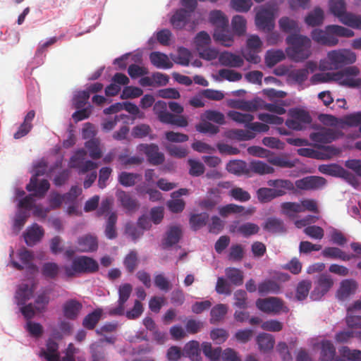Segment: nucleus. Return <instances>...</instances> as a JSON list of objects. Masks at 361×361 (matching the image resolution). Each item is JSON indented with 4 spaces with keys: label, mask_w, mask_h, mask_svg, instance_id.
Segmentation results:
<instances>
[{
    "label": "nucleus",
    "mask_w": 361,
    "mask_h": 361,
    "mask_svg": "<svg viewBox=\"0 0 361 361\" xmlns=\"http://www.w3.org/2000/svg\"><path fill=\"white\" fill-rule=\"evenodd\" d=\"M13 202L16 203V212L11 219V231L14 235H17L23 228L26 220L31 215L32 207H34L35 197L27 195L19 187H15Z\"/></svg>",
    "instance_id": "1"
},
{
    "label": "nucleus",
    "mask_w": 361,
    "mask_h": 361,
    "mask_svg": "<svg viewBox=\"0 0 361 361\" xmlns=\"http://www.w3.org/2000/svg\"><path fill=\"white\" fill-rule=\"evenodd\" d=\"M253 11L255 24L258 30L269 32L274 30L279 11L276 0H270L264 4L256 6Z\"/></svg>",
    "instance_id": "2"
},
{
    "label": "nucleus",
    "mask_w": 361,
    "mask_h": 361,
    "mask_svg": "<svg viewBox=\"0 0 361 361\" xmlns=\"http://www.w3.org/2000/svg\"><path fill=\"white\" fill-rule=\"evenodd\" d=\"M47 168V164L43 159L37 160L33 164L30 171L32 175L29 183L25 187L26 190L28 192L27 195L36 198H42L47 194L50 186L49 181L45 178H38L46 173Z\"/></svg>",
    "instance_id": "3"
},
{
    "label": "nucleus",
    "mask_w": 361,
    "mask_h": 361,
    "mask_svg": "<svg viewBox=\"0 0 361 361\" xmlns=\"http://www.w3.org/2000/svg\"><path fill=\"white\" fill-rule=\"evenodd\" d=\"M226 123L225 116L219 109H209L200 115V121L195 125V130L209 137L219 133V127Z\"/></svg>",
    "instance_id": "4"
},
{
    "label": "nucleus",
    "mask_w": 361,
    "mask_h": 361,
    "mask_svg": "<svg viewBox=\"0 0 361 361\" xmlns=\"http://www.w3.org/2000/svg\"><path fill=\"white\" fill-rule=\"evenodd\" d=\"M312 116L307 108L297 106L288 109L285 124L290 130L302 131L312 128Z\"/></svg>",
    "instance_id": "5"
},
{
    "label": "nucleus",
    "mask_w": 361,
    "mask_h": 361,
    "mask_svg": "<svg viewBox=\"0 0 361 361\" xmlns=\"http://www.w3.org/2000/svg\"><path fill=\"white\" fill-rule=\"evenodd\" d=\"M286 44L292 47L293 56L298 59H305L309 56V50L310 47V39L305 35L299 32H294L292 35H288L286 37Z\"/></svg>",
    "instance_id": "6"
},
{
    "label": "nucleus",
    "mask_w": 361,
    "mask_h": 361,
    "mask_svg": "<svg viewBox=\"0 0 361 361\" xmlns=\"http://www.w3.org/2000/svg\"><path fill=\"white\" fill-rule=\"evenodd\" d=\"M183 237V230L180 224H169L162 235L160 247L163 250H178L179 245Z\"/></svg>",
    "instance_id": "7"
},
{
    "label": "nucleus",
    "mask_w": 361,
    "mask_h": 361,
    "mask_svg": "<svg viewBox=\"0 0 361 361\" xmlns=\"http://www.w3.org/2000/svg\"><path fill=\"white\" fill-rule=\"evenodd\" d=\"M19 261L12 259L11 253L10 254L11 264L12 267L18 270L25 269L27 274H34L39 271V267L32 260L36 257L34 251L21 249L17 253Z\"/></svg>",
    "instance_id": "8"
},
{
    "label": "nucleus",
    "mask_w": 361,
    "mask_h": 361,
    "mask_svg": "<svg viewBox=\"0 0 361 361\" xmlns=\"http://www.w3.org/2000/svg\"><path fill=\"white\" fill-rule=\"evenodd\" d=\"M192 11L185 8H176L172 9L169 13V23L174 30H183L187 27L190 28L191 25V15Z\"/></svg>",
    "instance_id": "9"
},
{
    "label": "nucleus",
    "mask_w": 361,
    "mask_h": 361,
    "mask_svg": "<svg viewBox=\"0 0 361 361\" xmlns=\"http://www.w3.org/2000/svg\"><path fill=\"white\" fill-rule=\"evenodd\" d=\"M72 108L75 109L71 116L72 119L75 123H78L90 117L93 107L88 101L81 99L79 95L74 93L72 98Z\"/></svg>",
    "instance_id": "10"
},
{
    "label": "nucleus",
    "mask_w": 361,
    "mask_h": 361,
    "mask_svg": "<svg viewBox=\"0 0 361 361\" xmlns=\"http://www.w3.org/2000/svg\"><path fill=\"white\" fill-rule=\"evenodd\" d=\"M329 56L335 68H341L345 66L351 65L356 61V54L350 49L333 51L329 53Z\"/></svg>",
    "instance_id": "11"
},
{
    "label": "nucleus",
    "mask_w": 361,
    "mask_h": 361,
    "mask_svg": "<svg viewBox=\"0 0 361 361\" xmlns=\"http://www.w3.org/2000/svg\"><path fill=\"white\" fill-rule=\"evenodd\" d=\"M267 185L271 188L276 198L285 195L287 192L298 193L297 188L289 179L275 178L267 180Z\"/></svg>",
    "instance_id": "12"
},
{
    "label": "nucleus",
    "mask_w": 361,
    "mask_h": 361,
    "mask_svg": "<svg viewBox=\"0 0 361 361\" xmlns=\"http://www.w3.org/2000/svg\"><path fill=\"white\" fill-rule=\"evenodd\" d=\"M326 183L324 178L318 176H307L295 181L298 191H312L321 189Z\"/></svg>",
    "instance_id": "13"
},
{
    "label": "nucleus",
    "mask_w": 361,
    "mask_h": 361,
    "mask_svg": "<svg viewBox=\"0 0 361 361\" xmlns=\"http://www.w3.org/2000/svg\"><path fill=\"white\" fill-rule=\"evenodd\" d=\"M141 154L145 155L148 162L152 165H159L164 161V154L159 150L158 145L154 143H141L137 147Z\"/></svg>",
    "instance_id": "14"
},
{
    "label": "nucleus",
    "mask_w": 361,
    "mask_h": 361,
    "mask_svg": "<svg viewBox=\"0 0 361 361\" xmlns=\"http://www.w3.org/2000/svg\"><path fill=\"white\" fill-rule=\"evenodd\" d=\"M44 235L43 227L37 223H32L23 232L22 237L27 247H33L39 244Z\"/></svg>",
    "instance_id": "15"
},
{
    "label": "nucleus",
    "mask_w": 361,
    "mask_h": 361,
    "mask_svg": "<svg viewBox=\"0 0 361 361\" xmlns=\"http://www.w3.org/2000/svg\"><path fill=\"white\" fill-rule=\"evenodd\" d=\"M73 265L79 267L80 274L96 272L99 269L97 260L87 255L75 256L73 258Z\"/></svg>",
    "instance_id": "16"
},
{
    "label": "nucleus",
    "mask_w": 361,
    "mask_h": 361,
    "mask_svg": "<svg viewBox=\"0 0 361 361\" xmlns=\"http://www.w3.org/2000/svg\"><path fill=\"white\" fill-rule=\"evenodd\" d=\"M82 309V304L76 298H70L63 302L61 305L62 314L66 319L75 320Z\"/></svg>",
    "instance_id": "17"
},
{
    "label": "nucleus",
    "mask_w": 361,
    "mask_h": 361,
    "mask_svg": "<svg viewBox=\"0 0 361 361\" xmlns=\"http://www.w3.org/2000/svg\"><path fill=\"white\" fill-rule=\"evenodd\" d=\"M257 293L262 297L269 294L279 295L283 293V286L279 283L274 281L270 276L258 283Z\"/></svg>",
    "instance_id": "18"
},
{
    "label": "nucleus",
    "mask_w": 361,
    "mask_h": 361,
    "mask_svg": "<svg viewBox=\"0 0 361 361\" xmlns=\"http://www.w3.org/2000/svg\"><path fill=\"white\" fill-rule=\"evenodd\" d=\"M59 348V343L52 338H48L46 341V348H40L37 355L44 361H58L59 356L54 354L58 353Z\"/></svg>",
    "instance_id": "19"
},
{
    "label": "nucleus",
    "mask_w": 361,
    "mask_h": 361,
    "mask_svg": "<svg viewBox=\"0 0 361 361\" xmlns=\"http://www.w3.org/2000/svg\"><path fill=\"white\" fill-rule=\"evenodd\" d=\"M357 286V282L355 279L348 278L343 279L340 283L336 295L338 300H344L355 293Z\"/></svg>",
    "instance_id": "20"
},
{
    "label": "nucleus",
    "mask_w": 361,
    "mask_h": 361,
    "mask_svg": "<svg viewBox=\"0 0 361 361\" xmlns=\"http://www.w3.org/2000/svg\"><path fill=\"white\" fill-rule=\"evenodd\" d=\"M116 197L120 202V204L126 214H131L136 212L140 204L138 201L133 198L128 193L124 190H119L116 192Z\"/></svg>",
    "instance_id": "21"
},
{
    "label": "nucleus",
    "mask_w": 361,
    "mask_h": 361,
    "mask_svg": "<svg viewBox=\"0 0 361 361\" xmlns=\"http://www.w3.org/2000/svg\"><path fill=\"white\" fill-rule=\"evenodd\" d=\"M262 229L270 233H286L287 229L283 219L271 216L267 217L262 224Z\"/></svg>",
    "instance_id": "22"
},
{
    "label": "nucleus",
    "mask_w": 361,
    "mask_h": 361,
    "mask_svg": "<svg viewBox=\"0 0 361 361\" xmlns=\"http://www.w3.org/2000/svg\"><path fill=\"white\" fill-rule=\"evenodd\" d=\"M328 12L337 17L341 23L346 24L344 20L345 17L348 15L345 0H329Z\"/></svg>",
    "instance_id": "23"
},
{
    "label": "nucleus",
    "mask_w": 361,
    "mask_h": 361,
    "mask_svg": "<svg viewBox=\"0 0 361 361\" xmlns=\"http://www.w3.org/2000/svg\"><path fill=\"white\" fill-rule=\"evenodd\" d=\"M321 255L325 258L340 259L343 262H347L356 257L355 255L352 253H346L337 247H325L322 250Z\"/></svg>",
    "instance_id": "24"
},
{
    "label": "nucleus",
    "mask_w": 361,
    "mask_h": 361,
    "mask_svg": "<svg viewBox=\"0 0 361 361\" xmlns=\"http://www.w3.org/2000/svg\"><path fill=\"white\" fill-rule=\"evenodd\" d=\"M149 58L151 63L158 69L169 70L173 67V63L168 55L161 51H152Z\"/></svg>",
    "instance_id": "25"
},
{
    "label": "nucleus",
    "mask_w": 361,
    "mask_h": 361,
    "mask_svg": "<svg viewBox=\"0 0 361 361\" xmlns=\"http://www.w3.org/2000/svg\"><path fill=\"white\" fill-rule=\"evenodd\" d=\"M325 18V13L319 6H315L304 17V23L307 27H314L322 25Z\"/></svg>",
    "instance_id": "26"
},
{
    "label": "nucleus",
    "mask_w": 361,
    "mask_h": 361,
    "mask_svg": "<svg viewBox=\"0 0 361 361\" xmlns=\"http://www.w3.org/2000/svg\"><path fill=\"white\" fill-rule=\"evenodd\" d=\"M51 289L47 288H41L36 296L34 297V306L38 312L44 313L47 311L50 302L49 294Z\"/></svg>",
    "instance_id": "27"
},
{
    "label": "nucleus",
    "mask_w": 361,
    "mask_h": 361,
    "mask_svg": "<svg viewBox=\"0 0 361 361\" xmlns=\"http://www.w3.org/2000/svg\"><path fill=\"white\" fill-rule=\"evenodd\" d=\"M62 269L63 267L56 262L49 261L43 262L37 272H40L44 279H55Z\"/></svg>",
    "instance_id": "28"
},
{
    "label": "nucleus",
    "mask_w": 361,
    "mask_h": 361,
    "mask_svg": "<svg viewBox=\"0 0 361 361\" xmlns=\"http://www.w3.org/2000/svg\"><path fill=\"white\" fill-rule=\"evenodd\" d=\"M256 343L260 352L269 353L273 350L275 339L273 335L262 332L256 337Z\"/></svg>",
    "instance_id": "29"
},
{
    "label": "nucleus",
    "mask_w": 361,
    "mask_h": 361,
    "mask_svg": "<svg viewBox=\"0 0 361 361\" xmlns=\"http://www.w3.org/2000/svg\"><path fill=\"white\" fill-rule=\"evenodd\" d=\"M274 167L264 161L252 159L247 164V174L253 173L259 176L272 173ZM249 176V175H247Z\"/></svg>",
    "instance_id": "30"
},
{
    "label": "nucleus",
    "mask_w": 361,
    "mask_h": 361,
    "mask_svg": "<svg viewBox=\"0 0 361 361\" xmlns=\"http://www.w3.org/2000/svg\"><path fill=\"white\" fill-rule=\"evenodd\" d=\"M184 357H188L190 361H201V349L199 342L191 340L187 342L183 348Z\"/></svg>",
    "instance_id": "31"
},
{
    "label": "nucleus",
    "mask_w": 361,
    "mask_h": 361,
    "mask_svg": "<svg viewBox=\"0 0 361 361\" xmlns=\"http://www.w3.org/2000/svg\"><path fill=\"white\" fill-rule=\"evenodd\" d=\"M209 219V215L207 212H202L200 213H190L189 214V224L191 230L197 231L207 225Z\"/></svg>",
    "instance_id": "32"
},
{
    "label": "nucleus",
    "mask_w": 361,
    "mask_h": 361,
    "mask_svg": "<svg viewBox=\"0 0 361 361\" xmlns=\"http://www.w3.org/2000/svg\"><path fill=\"white\" fill-rule=\"evenodd\" d=\"M78 243L79 245L85 246L80 252H94L98 250V240L95 235L92 234H85L78 238Z\"/></svg>",
    "instance_id": "33"
},
{
    "label": "nucleus",
    "mask_w": 361,
    "mask_h": 361,
    "mask_svg": "<svg viewBox=\"0 0 361 361\" xmlns=\"http://www.w3.org/2000/svg\"><path fill=\"white\" fill-rule=\"evenodd\" d=\"M226 169L228 173L237 176H247V163L245 160H230L226 165Z\"/></svg>",
    "instance_id": "34"
},
{
    "label": "nucleus",
    "mask_w": 361,
    "mask_h": 361,
    "mask_svg": "<svg viewBox=\"0 0 361 361\" xmlns=\"http://www.w3.org/2000/svg\"><path fill=\"white\" fill-rule=\"evenodd\" d=\"M130 135L135 139L149 137V140H154L155 138L150 126L147 123H140L133 126L130 130Z\"/></svg>",
    "instance_id": "35"
},
{
    "label": "nucleus",
    "mask_w": 361,
    "mask_h": 361,
    "mask_svg": "<svg viewBox=\"0 0 361 361\" xmlns=\"http://www.w3.org/2000/svg\"><path fill=\"white\" fill-rule=\"evenodd\" d=\"M34 298L33 291L32 288L27 283H23L18 286L15 295H14V303L21 302H28L30 299Z\"/></svg>",
    "instance_id": "36"
},
{
    "label": "nucleus",
    "mask_w": 361,
    "mask_h": 361,
    "mask_svg": "<svg viewBox=\"0 0 361 361\" xmlns=\"http://www.w3.org/2000/svg\"><path fill=\"white\" fill-rule=\"evenodd\" d=\"M103 314L102 307H97L88 312L82 319V324L87 330L93 329Z\"/></svg>",
    "instance_id": "37"
},
{
    "label": "nucleus",
    "mask_w": 361,
    "mask_h": 361,
    "mask_svg": "<svg viewBox=\"0 0 361 361\" xmlns=\"http://www.w3.org/2000/svg\"><path fill=\"white\" fill-rule=\"evenodd\" d=\"M279 27L281 32L288 35L300 31L298 21L287 16L281 17L279 19Z\"/></svg>",
    "instance_id": "38"
},
{
    "label": "nucleus",
    "mask_w": 361,
    "mask_h": 361,
    "mask_svg": "<svg viewBox=\"0 0 361 361\" xmlns=\"http://www.w3.org/2000/svg\"><path fill=\"white\" fill-rule=\"evenodd\" d=\"M341 357H337L336 361H361V350L350 349L348 346L343 345L339 348Z\"/></svg>",
    "instance_id": "39"
},
{
    "label": "nucleus",
    "mask_w": 361,
    "mask_h": 361,
    "mask_svg": "<svg viewBox=\"0 0 361 361\" xmlns=\"http://www.w3.org/2000/svg\"><path fill=\"white\" fill-rule=\"evenodd\" d=\"M170 57L173 61L182 66H188L191 59V53L189 49L183 46H180L178 49V54H170Z\"/></svg>",
    "instance_id": "40"
},
{
    "label": "nucleus",
    "mask_w": 361,
    "mask_h": 361,
    "mask_svg": "<svg viewBox=\"0 0 361 361\" xmlns=\"http://www.w3.org/2000/svg\"><path fill=\"white\" fill-rule=\"evenodd\" d=\"M142 176L140 173L121 171L118 176L119 184L126 188L133 187L137 181L140 180Z\"/></svg>",
    "instance_id": "41"
},
{
    "label": "nucleus",
    "mask_w": 361,
    "mask_h": 361,
    "mask_svg": "<svg viewBox=\"0 0 361 361\" xmlns=\"http://www.w3.org/2000/svg\"><path fill=\"white\" fill-rule=\"evenodd\" d=\"M310 138L313 144L318 147H322L324 144L331 142L332 140L329 132L323 128L312 133Z\"/></svg>",
    "instance_id": "42"
},
{
    "label": "nucleus",
    "mask_w": 361,
    "mask_h": 361,
    "mask_svg": "<svg viewBox=\"0 0 361 361\" xmlns=\"http://www.w3.org/2000/svg\"><path fill=\"white\" fill-rule=\"evenodd\" d=\"M73 166L79 174H84L94 168V161L91 159L80 156L74 158Z\"/></svg>",
    "instance_id": "43"
},
{
    "label": "nucleus",
    "mask_w": 361,
    "mask_h": 361,
    "mask_svg": "<svg viewBox=\"0 0 361 361\" xmlns=\"http://www.w3.org/2000/svg\"><path fill=\"white\" fill-rule=\"evenodd\" d=\"M228 310L227 305L219 303L213 306L210 310L209 322L212 324L224 319Z\"/></svg>",
    "instance_id": "44"
},
{
    "label": "nucleus",
    "mask_w": 361,
    "mask_h": 361,
    "mask_svg": "<svg viewBox=\"0 0 361 361\" xmlns=\"http://www.w3.org/2000/svg\"><path fill=\"white\" fill-rule=\"evenodd\" d=\"M312 288V281L309 279H302L300 281L295 287V299L297 301L302 302L305 300Z\"/></svg>",
    "instance_id": "45"
},
{
    "label": "nucleus",
    "mask_w": 361,
    "mask_h": 361,
    "mask_svg": "<svg viewBox=\"0 0 361 361\" xmlns=\"http://www.w3.org/2000/svg\"><path fill=\"white\" fill-rule=\"evenodd\" d=\"M153 283L156 288L164 293L169 292L173 288L171 280L163 272L154 274Z\"/></svg>",
    "instance_id": "46"
},
{
    "label": "nucleus",
    "mask_w": 361,
    "mask_h": 361,
    "mask_svg": "<svg viewBox=\"0 0 361 361\" xmlns=\"http://www.w3.org/2000/svg\"><path fill=\"white\" fill-rule=\"evenodd\" d=\"M227 116L232 121L238 124H242L244 127H245V124H247V123L251 122L253 119L252 114L249 113L240 112L236 110H229L227 112Z\"/></svg>",
    "instance_id": "47"
},
{
    "label": "nucleus",
    "mask_w": 361,
    "mask_h": 361,
    "mask_svg": "<svg viewBox=\"0 0 361 361\" xmlns=\"http://www.w3.org/2000/svg\"><path fill=\"white\" fill-rule=\"evenodd\" d=\"M336 350L330 340H323L319 361H331Z\"/></svg>",
    "instance_id": "48"
},
{
    "label": "nucleus",
    "mask_w": 361,
    "mask_h": 361,
    "mask_svg": "<svg viewBox=\"0 0 361 361\" xmlns=\"http://www.w3.org/2000/svg\"><path fill=\"white\" fill-rule=\"evenodd\" d=\"M16 303L18 307L16 313L20 314L25 320L32 319L35 315V308L32 302H21Z\"/></svg>",
    "instance_id": "49"
},
{
    "label": "nucleus",
    "mask_w": 361,
    "mask_h": 361,
    "mask_svg": "<svg viewBox=\"0 0 361 361\" xmlns=\"http://www.w3.org/2000/svg\"><path fill=\"white\" fill-rule=\"evenodd\" d=\"M86 86L87 87L85 89L79 90L74 92L76 94L79 95L81 97V99H85L86 101H88L92 93L99 92L104 87V85L99 82H96L91 84H87Z\"/></svg>",
    "instance_id": "50"
},
{
    "label": "nucleus",
    "mask_w": 361,
    "mask_h": 361,
    "mask_svg": "<svg viewBox=\"0 0 361 361\" xmlns=\"http://www.w3.org/2000/svg\"><path fill=\"white\" fill-rule=\"evenodd\" d=\"M155 35L158 42L162 45L170 46L174 43L172 32L168 28H161L156 30Z\"/></svg>",
    "instance_id": "51"
},
{
    "label": "nucleus",
    "mask_w": 361,
    "mask_h": 361,
    "mask_svg": "<svg viewBox=\"0 0 361 361\" xmlns=\"http://www.w3.org/2000/svg\"><path fill=\"white\" fill-rule=\"evenodd\" d=\"M238 231L243 238H248L259 233V226L254 222H244L240 225Z\"/></svg>",
    "instance_id": "52"
},
{
    "label": "nucleus",
    "mask_w": 361,
    "mask_h": 361,
    "mask_svg": "<svg viewBox=\"0 0 361 361\" xmlns=\"http://www.w3.org/2000/svg\"><path fill=\"white\" fill-rule=\"evenodd\" d=\"M258 118L262 123H265L268 126L269 125L272 126H281L284 122V120L280 115L275 113H259L258 114Z\"/></svg>",
    "instance_id": "53"
},
{
    "label": "nucleus",
    "mask_w": 361,
    "mask_h": 361,
    "mask_svg": "<svg viewBox=\"0 0 361 361\" xmlns=\"http://www.w3.org/2000/svg\"><path fill=\"white\" fill-rule=\"evenodd\" d=\"M283 52L280 49H270L265 54V63L269 68L283 60Z\"/></svg>",
    "instance_id": "54"
},
{
    "label": "nucleus",
    "mask_w": 361,
    "mask_h": 361,
    "mask_svg": "<svg viewBox=\"0 0 361 361\" xmlns=\"http://www.w3.org/2000/svg\"><path fill=\"white\" fill-rule=\"evenodd\" d=\"M185 207V202L183 198H176L171 195V199L166 202L167 209L173 214L181 213Z\"/></svg>",
    "instance_id": "55"
},
{
    "label": "nucleus",
    "mask_w": 361,
    "mask_h": 361,
    "mask_svg": "<svg viewBox=\"0 0 361 361\" xmlns=\"http://www.w3.org/2000/svg\"><path fill=\"white\" fill-rule=\"evenodd\" d=\"M208 21L212 25L224 26L228 23V19L223 11L213 10L209 13Z\"/></svg>",
    "instance_id": "56"
},
{
    "label": "nucleus",
    "mask_w": 361,
    "mask_h": 361,
    "mask_svg": "<svg viewBox=\"0 0 361 361\" xmlns=\"http://www.w3.org/2000/svg\"><path fill=\"white\" fill-rule=\"evenodd\" d=\"M46 57V54H42V53H38L37 51H35V56L27 64L25 70V76H30L32 75V72L34 69L38 68L42 66L44 62V59Z\"/></svg>",
    "instance_id": "57"
},
{
    "label": "nucleus",
    "mask_w": 361,
    "mask_h": 361,
    "mask_svg": "<svg viewBox=\"0 0 361 361\" xmlns=\"http://www.w3.org/2000/svg\"><path fill=\"white\" fill-rule=\"evenodd\" d=\"M153 110L161 123L164 122L166 118L171 117V114L168 111L167 104L163 100H158L155 102Z\"/></svg>",
    "instance_id": "58"
},
{
    "label": "nucleus",
    "mask_w": 361,
    "mask_h": 361,
    "mask_svg": "<svg viewBox=\"0 0 361 361\" xmlns=\"http://www.w3.org/2000/svg\"><path fill=\"white\" fill-rule=\"evenodd\" d=\"M209 336L216 344L221 345L228 339L229 334L224 328L215 327L210 331Z\"/></svg>",
    "instance_id": "59"
},
{
    "label": "nucleus",
    "mask_w": 361,
    "mask_h": 361,
    "mask_svg": "<svg viewBox=\"0 0 361 361\" xmlns=\"http://www.w3.org/2000/svg\"><path fill=\"white\" fill-rule=\"evenodd\" d=\"M23 327L32 338L38 336L43 331L42 324L39 322L31 319L27 320Z\"/></svg>",
    "instance_id": "60"
},
{
    "label": "nucleus",
    "mask_w": 361,
    "mask_h": 361,
    "mask_svg": "<svg viewBox=\"0 0 361 361\" xmlns=\"http://www.w3.org/2000/svg\"><path fill=\"white\" fill-rule=\"evenodd\" d=\"M143 312V305L137 300H135L133 307L128 309L126 311L124 310L123 315H125L128 319L134 320L138 319Z\"/></svg>",
    "instance_id": "61"
},
{
    "label": "nucleus",
    "mask_w": 361,
    "mask_h": 361,
    "mask_svg": "<svg viewBox=\"0 0 361 361\" xmlns=\"http://www.w3.org/2000/svg\"><path fill=\"white\" fill-rule=\"evenodd\" d=\"M326 30L328 32L338 37H352L355 35L354 31L350 28L345 27L339 25H328L326 27Z\"/></svg>",
    "instance_id": "62"
},
{
    "label": "nucleus",
    "mask_w": 361,
    "mask_h": 361,
    "mask_svg": "<svg viewBox=\"0 0 361 361\" xmlns=\"http://www.w3.org/2000/svg\"><path fill=\"white\" fill-rule=\"evenodd\" d=\"M225 222L218 215L214 214L211 221L207 223L208 231L212 234H219L224 228Z\"/></svg>",
    "instance_id": "63"
},
{
    "label": "nucleus",
    "mask_w": 361,
    "mask_h": 361,
    "mask_svg": "<svg viewBox=\"0 0 361 361\" xmlns=\"http://www.w3.org/2000/svg\"><path fill=\"white\" fill-rule=\"evenodd\" d=\"M303 233L309 238L317 240H322L324 235L323 228L315 224L305 226Z\"/></svg>",
    "instance_id": "64"
}]
</instances>
